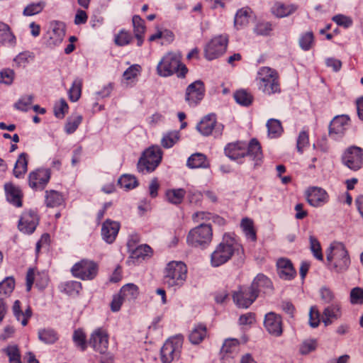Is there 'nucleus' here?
Here are the masks:
<instances>
[{
	"instance_id": "5701e85b",
	"label": "nucleus",
	"mask_w": 363,
	"mask_h": 363,
	"mask_svg": "<svg viewBox=\"0 0 363 363\" xmlns=\"http://www.w3.org/2000/svg\"><path fill=\"white\" fill-rule=\"evenodd\" d=\"M264 324L270 334L279 336L282 333L281 317L274 313L270 312L265 315Z\"/></svg>"
},
{
	"instance_id": "0e129e2a",
	"label": "nucleus",
	"mask_w": 363,
	"mask_h": 363,
	"mask_svg": "<svg viewBox=\"0 0 363 363\" xmlns=\"http://www.w3.org/2000/svg\"><path fill=\"white\" fill-rule=\"evenodd\" d=\"M68 105L65 99H61L54 107L55 115L57 118H62L68 111Z\"/></svg>"
},
{
	"instance_id": "473e14b6",
	"label": "nucleus",
	"mask_w": 363,
	"mask_h": 363,
	"mask_svg": "<svg viewBox=\"0 0 363 363\" xmlns=\"http://www.w3.org/2000/svg\"><path fill=\"white\" fill-rule=\"evenodd\" d=\"M250 288H253L257 291V294L259 292L265 289H269L272 287V282L270 279L267 277L265 275L262 274H258L254 279L252 283Z\"/></svg>"
},
{
	"instance_id": "412c9836",
	"label": "nucleus",
	"mask_w": 363,
	"mask_h": 363,
	"mask_svg": "<svg viewBox=\"0 0 363 363\" xmlns=\"http://www.w3.org/2000/svg\"><path fill=\"white\" fill-rule=\"evenodd\" d=\"M350 118L346 115L335 116L329 126V135L333 139L342 137L348 125Z\"/></svg>"
},
{
	"instance_id": "3c124183",
	"label": "nucleus",
	"mask_w": 363,
	"mask_h": 363,
	"mask_svg": "<svg viewBox=\"0 0 363 363\" xmlns=\"http://www.w3.org/2000/svg\"><path fill=\"white\" fill-rule=\"evenodd\" d=\"M118 184L122 188L131 189L138 186V180L133 175L125 174L121 177L118 179Z\"/></svg>"
},
{
	"instance_id": "8fccbe9b",
	"label": "nucleus",
	"mask_w": 363,
	"mask_h": 363,
	"mask_svg": "<svg viewBox=\"0 0 363 363\" xmlns=\"http://www.w3.org/2000/svg\"><path fill=\"white\" fill-rule=\"evenodd\" d=\"M179 132L171 131L164 135L161 143L165 148L172 147L179 140Z\"/></svg>"
},
{
	"instance_id": "c756f323",
	"label": "nucleus",
	"mask_w": 363,
	"mask_h": 363,
	"mask_svg": "<svg viewBox=\"0 0 363 363\" xmlns=\"http://www.w3.org/2000/svg\"><path fill=\"white\" fill-rule=\"evenodd\" d=\"M187 166L189 168H206L209 167L206 157L201 153L191 155L187 160Z\"/></svg>"
},
{
	"instance_id": "052dcab7",
	"label": "nucleus",
	"mask_w": 363,
	"mask_h": 363,
	"mask_svg": "<svg viewBox=\"0 0 363 363\" xmlns=\"http://www.w3.org/2000/svg\"><path fill=\"white\" fill-rule=\"evenodd\" d=\"M317 347V342L315 340H306L300 345L299 351L302 354H308L314 351Z\"/></svg>"
},
{
	"instance_id": "ea45409f",
	"label": "nucleus",
	"mask_w": 363,
	"mask_h": 363,
	"mask_svg": "<svg viewBox=\"0 0 363 363\" xmlns=\"http://www.w3.org/2000/svg\"><path fill=\"white\" fill-rule=\"evenodd\" d=\"M38 338L46 344H53L58 340V335L52 329H43L38 332Z\"/></svg>"
},
{
	"instance_id": "de8ad7c7",
	"label": "nucleus",
	"mask_w": 363,
	"mask_h": 363,
	"mask_svg": "<svg viewBox=\"0 0 363 363\" xmlns=\"http://www.w3.org/2000/svg\"><path fill=\"white\" fill-rule=\"evenodd\" d=\"M131 255L134 258H143L144 259L147 256H150L152 253L151 247L147 245H140L129 250Z\"/></svg>"
},
{
	"instance_id": "9b49d317",
	"label": "nucleus",
	"mask_w": 363,
	"mask_h": 363,
	"mask_svg": "<svg viewBox=\"0 0 363 363\" xmlns=\"http://www.w3.org/2000/svg\"><path fill=\"white\" fill-rule=\"evenodd\" d=\"M228 42V36L225 35H220L213 38L206 46V58L208 60H213L222 55L226 50Z\"/></svg>"
},
{
	"instance_id": "864d4df0",
	"label": "nucleus",
	"mask_w": 363,
	"mask_h": 363,
	"mask_svg": "<svg viewBox=\"0 0 363 363\" xmlns=\"http://www.w3.org/2000/svg\"><path fill=\"white\" fill-rule=\"evenodd\" d=\"M9 358L10 363H21V354L16 345H10L4 350Z\"/></svg>"
},
{
	"instance_id": "a18cd8bd",
	"label": "nucleus",
	"mask_w": 363,
	"mask_h": 363,
	"mask_svg": "<svg viewBox=\"0 0 363 363\" xmlns=\"http://www.w3.org/2000/svg\"><path fill=\"white\" fill-rule=\"evenodd\" d=\"M45 6V2L40 1L38 3H32L25 7L23 11V16H30L40 13Z\"/></svg>"
},
{
	"instance_id": "b1692460",
	"label": "nucleus",
	"mask_w": 363,
	"mask_h": 363,
	"mask_svg": "<svg viewBox=\"0 0 363 363\" xmlns=\"http://www.w3.org/2000/svg\"><path fill=\"white\" fill-rule=\"evenodd\" d=\"M277 268L279 277L285 280H291L296 274L291 260L286 258L279 259L277 262Z\"/></svg>"
},
{
	"instance_id": "f3484780",
	"label": "nucleus",
	"mask_w": 363,
	"mask_h": 363,
	"mask_svg": "<svg viewBox=\"0 0 363 363\" xmlns=\"http://www.w3.org/2000/svg\"><path fill=\"white\" fill-rule=\"evenodd\" d=\"M50 179L49 169H38L28 176L29 186L33 189H43Z\"/></svg>"
},
{
	"instance_id": "ddd939ff",
	"label": "nucleus",
	"mask_w": 363,
	"mask_h": 363,
	"mask_svg": "<svg viewBox=\"0 0 363 363\" xmlns=\"http://www.w3.org/2000/svg\"><path fill=\"white\" fill-rule=\"evenodd\" d=\"M258 296L257 291L250 286L240 287L234 291L233 298L234 303L240 308H248Z\"/></svg>"
},
{
	"instance_id": "f704fd0d",
	"label": "nucleus",
	"mask_w": 363,
	"mask_h": 363,
	"mask_svg": "<svg viewBox=\"0 0 363 363\" xmlns=\"http://www.w3.org/2000/svg\"><path fill=\"white\" fill-rule=\"evenodd\" d=\"M206 336V327L202 324L196 325L189 336L190 342L193 344L200 343Z\"/></svg>"
},
{
	"instance_id": "2eb2a0df",
	"label": "nucleus",
	"mask_w": 363,
	"mask_h": 363,
	"mask_svg": "<svg viewBox=\"0 0 363 363\" xmlns=\"http://www.w3.org/2000/svg\"><path fill=\"white\" fill-rule=\"evenodd\" d=\"M307 202L313 207H320L329 201V195L327 191L318 186H311L305 191Z\"/></svg>"
},
{
	"instance_id": "423d86ee",
	"label": "nucleus",
	"mask_w": 363,
	"mask_h": 363,
	"mask_svg": "<svg viewBox=\"0 0 363 363\" xmlns=\"http://www.w3.org/2000/svg\"><path fill=\"white\" fill-rule=\"evenodd\" d=\"M326 258L329 269L337 273L347 271L350 264L348 252L342 244L331 247Z\"/></svg>"
},
{
	"instance_id": "4d7b16f0",
	"label": "nucleus",
	"mask_w": 363,
	"mask_h": 363,
	"mask_svg": "<svg viewBox=\"0 0 363 363\" xmlns=\"http://www.w3.org/2000/svg\"><path fill=\"white\" fill-rule=\"evenodd\" d=\"M73 341L75 345L84 351L86 348V335L80 329L76 330L73 334Z\"/></svg>"
},
{
	"instance_id": "f03ea898",
	"label": "nucleus",
	"mask_w": 363,
	"mask_h": 363,
	"mask_svg": "<svg viewBox=\"0 0 363 363\" xmlns=\"http://www.w3.org/2000/svg\"><path fill=\"white\" fill-rule=\"evenodd\" d=\"M242 246L235 238L229 235H224L222 242L218 245L211 255V264L218 267L226 263L235 254L242 253Z\"/></svg>"
},
{
	"instance_id": "69168bd1",
	"label": "nucleus",
	"mask_w": 363,
	"mask_h": 363,
	"mask_svg": "<svg viewBox=\"0 0 363 363\" xmlns=\"http://www.w3.org/2000/svg\"><path fill=\"white\" fill-rule=\"evenodd\" d=\"M14 72L11 69H4L0 72V83L11 84L14 78Z\"/></svg>"
},
{
	"instance_id": "774afa93",
	"label": "nucleus",
	"mask_w": 363,
	"mask_h": 363,
	"mask_svg": "<svg viewBox=\"0 0 363 363\" xmlns=\"http://www.w3.org/2000/svg\"><path fill=\"white\" fill-rule=\"evenodd\" d=\"M272 30V25L269 22L258 23L255 28V32L261 35H267Z\"/></svg>"
},
{
	"instance_id": "0eeeda50",
	"label": "nucleus",
	"mask_w": 363,
	"mask_h": 363,
	"mask_svg": "<svg viewBox=\"0 0 363 363\" xmlns=\"http://www.w3.org/2000/svg\"><path fill=\"white\" fill-rule=\"evenodd\" d=\"M162 152L159 146L147 149L138 161V169L143 173L154 171L162 160Z\"/></svg>"
},
{
	"instance_id": "39448f33",
	"label": "nucleus",
	"mask_w": 363,
	"mask_h": 363,
	"mask_svg": "<svg viewBox=\"0 0 363 363\" xmlns=\"http://www.w3.org/2000/svg\"><path fill=\"white\" fill-rule=\"evenodd\" d=\"M187 267L182 262L172 261L167 264L163 281L168 287L179 288L186 281Z\"/></svg>"
},
{
	"instance_id": "6e6552de",
	"label": "nucleus",
	"mask_w": 363,
	"mask_h": 363,
	"mask_svg": "<svg viewBox=\"0 0 363 363\" xmlns=\"http://www.w3.org/2000/svg\"><path fill=\"white\" fill-rule=\"evenodd\" d=\"M212 237L211 225L201 224L189 231L186 240L193 247H205L211 243Z\"/></svg>"
},
{
	"instance_id": "bb28decb",
	"label": "nucleus",
	"mask_w": 363,
	"mask_h": 363,
	"mask_svg": "<svg viewBox=\"0 0 363 363\" xmlns=\"http://www.w3.org/2000/svg\"><path fill=\"white\" fill-rule=\"evenodd\" d=\"M297 10L294 4H286L282 2H276L271 8L272 13L277 18L286 17Z\"/></svg>"
},
{
	"instance_id": "cd10ccee",
	"label": "nucleus",
	"mask_w": 363,
	"mask_h": 363,
	"mask_svg": "<svg viewBox=\"0 0 363 363\" xmlns=\"http://www.w3.org/2000/svg\"><path fill=\"white\" fill-rule=\"evenodd\" d=\"M135 37L137 39V45L141 46L143 43L145 32V21L139 16L135 15L132 19Z\"/></svg>"
},
{
	"instance_id": "9d476101",
	"label": "nucleus",
	"mask_w": 363,
	"mask_h": 363,
	"mask_svg": "<svg viewBox=\"0 0 363 363\" xmlns=\"http://www.w3.org/2000/svg\"><path fill=\"white\" fill-rule=\"evenodd\" d=\"M71 272L75 277L91 280L98 273V265L92 260L82 259L73 265Z\"/></svg>"
},
{
	"instance_id": "72a5a7b5",
	"label": "nucleus",
	"mask_w": 363,
	"mask_h": 363,
	"mask_svg": "<svg viewBox=\"0 0 363 363\" xmlns=\"http://www.w3.org/2000/svg\"><path fill=\"white\" fill-rule=\"evenodd\" d=\"M15 287V281L12 277L5 278L0 282V298L4 300L9 297L13 292Z\"/></svg>"
},
{
	"instance_id": "a19ab883",
	"label": "nucleus",
	"mask_w": 363,
	"mask_h": 363,
	"mask_svg": "<svg viewBox=\"0 0 363 363\" xmlns=\"http://www.w3.org/2000/svg\"><path fill=\"white\" fill-rule=\"evenodd\" d=\"M82 116L76 114L68 118L65 129L67 133L72 134L76 131L82 121Z\"/></svg>"
},
{
	"instance_id": "2f4dec72",
	"label": "nucleus",
	"mask_w": 363,
	"mask_h": 363,
	"mask_svg": "<svg viewBox=\"0 0 363 363\" xmlns=\"http://www.w3.org/2000/svg\"><path fill=\"white\" fill-rule=\"evenodd\" d=\"M252 13L250 9L246 7L238 10L235 16V26L239 28L240 27L248 24Z\"/></svg>"
},
{
	"instance_id": "e2e57ef3",
	"label": "nucleus",
	"mask_w": 363,
	"mask_h": 363,
	"mask_svg": "<svg viewBox=\"0 0 363 363\" xmlns=\"http://www.w3.org/2000/svg\"><path fill=\"white\" fill-rule=\"evenodd\" d=\"M309 144L308 134L306 131H301L297 139V150L300 153H302L303 148Z\"/></svg>"
},
{
	"instance_id": "a878e982",
	"label": "nucleus",
	"mask_w": 363,
	"mask_h": 363,
	"mask_svg": "<svg viewBox=\"0 0 363 363\" xmlns=\"http://www.w3.org/2000/svg\"><path fill=\"white\" fill-rule=\"evenodd\" d=\"M7 200L14 206L20 207L22 206L21 191L11 183H6L4 185Z\"/></svg>"
},
{
	"instance_id": "6e6d98bb",
	"label": "nucleus",
	"mask_w": 363,
	"mask_h": 363,
	"mask_svg": "<svg viewBox=\"0 0 363 363\" xmlns=\"http://www.w3.org/2000/svg\"><path fill=\"white\" fill-rule=\"evenodd\" d=\"M0 38L3 43L13 44L15 40V36L11 31L9 26L6 24H2L0 28Z\"/></svg>"
},
{
	"instance_id": "20e7f679",
	"label": "nucleus",
	"mask_w": 363,
	"mask_h": 363,
	"mask_svg": "<svg viewBox=\"0 0 363 363\" xmlns=\"http://www.w3.org/2000/svg\"><path fill=\"white\" fill-rule=\"evenodd\" d=\"M157 72L161 77H169L177 73L179 77H184L188 69L186 65L181 63L179 54L168 52L158 63Z\"/></svg>"
},
{
	"instance_id": "c85d7f7f",
	"label": "nucleus",
	"mask_w": 363,
	"mask_h": 363,
	"mask_svg": "<svg viewBox=\"0 0 363 363\" xmlns=\"http://www.w3.org/2000/svg\"><path fill=\"white\" fill-rule=\"evenodd\" d=\"M45 202L48 208H56L64 203L63 196L55 190L45 191Z\"/></svg>"
},
{
	"instance_id": "393cba45",
	"label": "nucleus",
	"mask_w": 363,
	"mask_h": 363,
	"mask_svg": "<svg viewBox=\"0 0 363 363\" xmlns=\"http://www.w3.org/2000/svg\"><path fill=\"white\" fill-rule=\"evenodd\" d=\"M120 224L116 221L107 219L102 225L101 235L107 243H113L118 233Z\"/></svg>"
},
{
	"instance_id": "5fc2aeb1",
	"label": "nucleus",
	"mask_w": 363,
	"mask_h": 363,
	"mask_svg": "<svg viewBox=\"0 0 363 363\" xmlns=\"http://www.w3.org/2000/svg\"><path fill=\"white\" fill-rule=\"evenodd\" d=\"M314 36L312 32H306L299 39V45L303 50H308L312 48Z\"/></svg>"
},
{
	"instance_id": "603ef678",
	"label": "nucleus",
	"mask_w": 363,
	"mask_h": 363,
	"mask_svg": "<svg viewBox=\"0 0 363 363\" xmlns=\"http://www.w3.org/2000/svg\"><path fill=\"white\" fill-rule=\"evenodd\" d=\"M310 249L313 256L318 260L323 261V255L319 241L313 235L309 238Z\"/></svg>"
},
{
	"instance_id": "f8f14e48",
	"label": "nucleus",
	"mask_w": 363,
	"mask_h": 363,
	"mask_svg": "<svg viewBox=\"0 0 363 363\" xmlns=\"http://www.w3.org/2000/svg\"><path fill=\"white\" fill-rule=\"evenodd\" d=\"M342 160L349 169L357 171L363 164V150L357 146H352L345 150Z\"/></svg>"
},
{
	"instance_id": "680f3d73",
	"label": "nucleus",
	"mask_w": 363,
	"mask_h": 363,
	"mask_svg": "<svg viewBox=\"0 0 363 363\" xmlns=\"http://www.w3.org/2000/svg\"><path fill=\"white\" fill-rule=\"evenodd\" d=\"M320 295L321 300L325 303H333L335 299V296L333 291L328 287H322L320 290Z\"/></svg>"
},
{
	"instance_id": "c03bdc74",
	"label": "nucleus",
	"mask_w": 363,
	"mask_h": 363,
	"mask_svg": "<svg viewBox=\"0 0 363 363\" xmlns=\"http://www.w3.org/2000/svg\"><path fill=\"white\" fill-rule=\"evenodd\" d=\"M268 134L272 138H277L281 135L282 127L281 122L277 119H269L267 123Z\"/></svg>"
},
{
	"instance_id": "7c9ffc66",
	"label": "nucleus",
	"mask_w": 363,
	"mask_h": 363,
	"mask_svg": "<svg viewBox=\"0 0 363 363\" xmlns=\"http://www.w3.org/2000/svg\"><path fill=\"white\" fill-rule=\"evenodd\" d=\"M28 169V155L25 152L20 154L13 168V174L19 178L24 175Z\"/></svg>"
},
{
	"instance_id": "c9c22d12",
	"label": "nucleus",
	"mask_w": 363,
	"mask_h": 363,
	"mask_svg": "<svg viewBox=\"0 0 363 363\" xmlns=\"http://www.w3.org/2000/svg\"><path fill=\"white\" fill-rule=\"evenodd\" d=\"M125 300L132 301L135 299L138 294V287L134 284H127L124 285L119 292Z\"/></svg>"
},
{
	"instance_id": "a211bd4d",
	"label": "nucleus",
	"mask_w": 363,
	"mask_h": 363,
	"mask_svg": "<svg viewBox=\"0 0 363 363\" xmlns=\"http://www.w3.org/2000/svg\"><path fill=\"white\" fill-rule=\"evenodd\" d=\"M223 128L222 125H217L216 115L208 114L204 116L198 123L196 129L203 135L208 136L211 135L215 129L216 133L220 134Z\"/></svg>"
},
{
	"instance_id": "79ce46f5",
	"label": "nucleus",
	"mask_w": 363,
	"mask_h": 363,
	"mask_svg": "<svg viewBox=\"0 0 363 363\" xmlns=\"http://www.w3.org/2000/svg\"><path fill=\"white\" fill-rule=\"evenodd\" d=\"M241 227L249 239L255 241L257 239L256 232L254 229L253 221L247 218H243L241 221Z\"/></svg>"
},
{
	"instance_id": "4c0bfd02",
	"label": "nucleus",
	"mask_w": 363,
	"mask_h": 363,
	"mask_svg": "<svg viewBox=\"0 0 363 363\" xmlns=\"http://www.w3.org/2000/svg\"><path fill=\"white\" fill-rule=\"evenodd\" d=\"M60 289L69 296H76L82 289V284L77 281H69L62 284Z\"/></svg>"
},
{
	"instance_id": "338daca9",
	"label": "nucleus",
	"mask_w": 363,
	"mask_h": 363,
	"mask_svg": "<svg viewBox=\"0 0 363 363\" xmlns=\"http://www.w3.org/2000/svg\"><path fill=\"white\" fill-rule=\"evenodd\" d=\"M141 70V67L138 65H133L128 67L123 73V77L126 80H130L138 77Z\"/></svg>"
},
{
	"instance_id": "e433bc0d",
	"label": "nucleus",
	"mask_w": 363,
	"mask_h": 363,
	"mask_svg": "<svg viewBox=\"0 0 363 363\" xmlns=\"http://www.w3.org/2000/svg\"><path fill=\"white\" fill-rule=\"evenodd\" d=\"M186 191L183 189H169L166 192L167 201L173 204L177 205L182 202Z\"/></svg>"
},
{
	"instance_id": "4468645a",
	"label": "nucleus",
	"mask_w": 363,
	"mask_h": 363,
	"mask_svg": "<svg viewBox=\"0 0 363 363\" xmlns=\"http://www.w3.org/2000/svg\"><path fill=\"white\" fill-rule=\"evenodd\" d=\"M205 86L201 80L190 84L186 89L185 101L190 106H196L203 99Z\"/></svg>"
},
{
	"instance_id": "49530a36",
	"label": "nucleus",
	"mask_w": 363,
	"mask_h": 363,
	"mask_svg": "<svg viewBox=\"0 0 363 363\" xmlns=\"http://www.w3.org/2000/svg\"><path fill=\"white\" fill-rule=\"evenodd\" d=\"M239 341L235 338L225 340L221 348V353L231 354L238 352Z\"/></svg>"
},
{
	"instance_id": "6ab92c4d",
	"label": "nucleus",
	"mask_w": 363,
	"mask_h": 363,
	"mask_svg": "<svg viewBox=\"0 0 363 363\" xmlns=\"http://www.w3.org/2000/svg\"><path fill=\"white\" fill-rule=\"evenodd\" d=\"M47 44L50 47L60 45L65 35V26L60 21L50 23V30L48 32Z\"/></svg>"
},
{
	"instance_id": "13d9d810",
	"label": "nucleus",
	"mask_w": 363,
	"mask_h": 363,
	"mask_svg": "<svg viewBox=\"0 0 363 363\" xmlns=\"http://www.w3.org/2000/svg\"><path fill=\"white\" fill-rule=\"evenodd\" d=\"M350 299L352 304H363V289L353 288L350 291Z\"/></svg>"
},
{
	"instance_id": "7ed1b4c3",
	"label": "nucleus",
	"mask_w": 363,
	"mask_h": 363,
	"mask_svg": "<svg viewBox=\"0 0 363 363\" xmlns=\"http://www.w3.org/2000/svg\"><path fill=\"white\" fill-rule=\"evenodd\" d=\"M258 89L267 95L281 92L279 75L277 70L269 67H262L256 77Z\"/></svg>"
},
{
	"instance_id": "37998d69",
	"label": "nucleus",
	"mask_w": 363,
	"mask_h": 363,
	"mask_svg": "<svg viewBox=\"0 0 363 363\" xmlns=\"http://www.w3.org/2000/svg\"><path fill=\"white\" fill-rule=\"evenodd\" d=\"M234 98L237 103L242 106H249L252 104L253 97L246 90H238L234 94Z\"/></svg>"
},
{
	"instance_id": "4be33fe9",
	"label": "nucleus",
	"mask_w": 363,
	"mask_h": 363,
	"mask_svg": "<svg viewBox=\"0 0 363 363\" xmlns=\"http://www.w3.org/2000/svg\"><path fill=\"white\" fill-rule=\"evenodd\" d=\"M342 317V306L339 302H334L325 307L323 311L322 320L325 326L331 325L335 320Z\"/></svg>"
},
{
	"instance_id": "dca6fc26",
	"label": "nucleus",
	"mask_w": 363,
	"mask_h": 363,
	"mask_svg": "<svg viewBox=\"0 0 363 363\" xmlns=\"http://www.w3.org/2000/svg\"><path fill=\"white\" fill-rule=\"evenodd\" d=\"M89 345L96 352L101 354H106L108 347V333L102 328L96 329L91 335Z\"/></svg>"
},
{
	"instance_id": "58836bf2",
	"label": "nucleus",
	"mask_w": 363,
	"mask_h": 363,
	"mask_svg": "<svg viewBox=\"0 0 363 363\" xmlns=\"http://www.w3.org/2000/svg\"><path fill=\"white\" fill-rule=\"evenodd\" d=\"M82 79L77 77L74 80L72 85L68 91L69 99L70 101L75 102L79 99L82 94Z\"/></svg>"
},
{
	"instance_id": "bf43d9fd",
	"label": "nucleus",
	"mask_w": 363,
	"mask_h": 363,
	"mask_svg": "<svg viewBox=\"0 0 363 363\" xmlns=\"http://www.w3.org/2000/svg\"><path fill=\"white\" fill-rule=\"evenodd\" d=\"M320 322V314L315 306H311L309 311V325L312 328H317Z\"/></svg>"
},
{
	"instance_id": "f257e3e1",
	"label": "nucleus",
	"mask_w": 363,
	"mask_h": 363,
	"mask_svg": "<svg viewBox=\"0 0 363 363\" xmlns=\"http://www.w3.org/2000/svg\"><path fill=\"white\" fill-rule=\"evenodd\" d=\"M225 154L233 160L247 156L253 161L254 167L259 165L262 160L261 145L255 138L248 145L240 141L228 144L225 147Z\"/></svg>"
},
{
	"instance_id": "1a4fd4ad",
	"label": "nucleus",
	"mask_w": 363,
	"mask_h": 363,
	"mask_svg": "<svg viewBox=\"0 0 363 363\" xmlns=\"http://www.w3.org/2000/svg\"><path fill=\"white\" fill-rule=\"evenodd\" d=\"M184 337L181 335L168 339L161 349V360L163 363H170L179 356Z\"/></svg>"
},
{
	"instance_id": "aec40b11",
	"label": "nucleus",
	"mask_w": 363,
	"mask_h": 363,
	"mask_svg": "<svg viewBox=\"0 0 363 363\" xmlns=\"http://www.w3.org/2000/svg\"><path fill=\"white\" fill-rule=\"evenodd\" d=\"M38 224V217L32 211H25L19 220L18 229L23 233L30 234L34 232Z\"/></svg>"
},
{
	"instance_id": "09e8293b",
	"label": "nucleus",
	"mask_w": 363,
	"mask_h": 363,
	"mask_svg": "<svg viewBox=\"0 0 363 363\" xmlns=\"http://www.w3.org/2000/svg\"><path fill=\"white\" fill-rule=\"evenodd\" d=\"M133 37L130 32L122 29L115 35L114 42L118 46H125L132 41Z\"/></svg>"
}]
</instances>
